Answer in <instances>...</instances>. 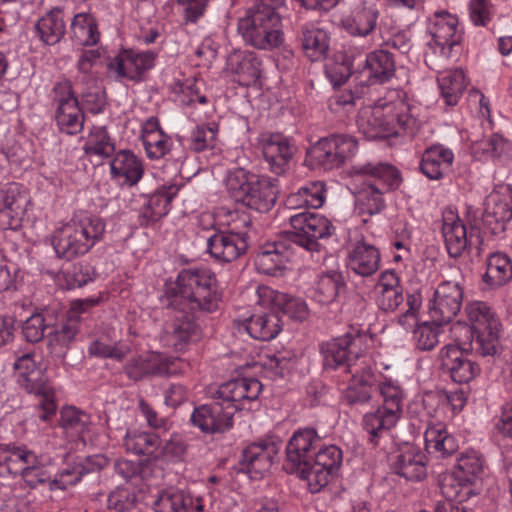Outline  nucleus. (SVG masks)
<instances>
[{
    "label": "nucleus",
    "instance_id": "nucleus-25",
    "mask_svg": "<svg viewBox=\"0 0 512 512\" xmlns=\"http://www.w3.org/2000/svg\"><path fill=\"white\" fill-rule=\"evenodd\" d=\"M482 223L492 235L503 233L506 224L512 219V207L499 192H491L485 200Z\"/></svg>",
    "mask_w": 512,
    "mask_h": 512
},
{
    "label": "nucleus",
    "instance_id": "nucleus-20",
    "mask_svg": "<svg viewBox=\"0 0 512 512\" xmlns=\"http://www.w3.org/2000/svg\"><path fill=\"white\" fill-rule=\"evenodd\" d=\"M246 233L215 231L207 239V251L217 261L229 263L246 253Z\"/></svg>",
    "mask_w": 512,
    "mask_h": 512
},
{
    "label": "nucleus",
    "instance_id": "nucleus-41",
    "mask_svg": "<svg viewBox=\"0 0 512 512\" xmlns=\"http://www.w3.org/2000/svg\"><path fill=\"white\" fill-rule=\"evenodd\" d=\"M425 445L428 453L442 458L451 456L458 450L457 441L444 427H429L425 432Z\"/></svg>",
    "mask_w": 512,
    "mask_h": 512
},
{
    "label": "nucleus",
    "instance_id": "nucleus-63",
    "mask_svg": "<svg viewBox=\"0 0 512 512\" xmlns=\"http://www.w3.org/2000/svg\"><path fill=\"white\" fill-rule=\"evenodd\" d=\"M470 18L475 25L485 26L491 19L488 0L470 1Z\"/></svg>",
    "mask_w": 512,
    "mask_h": 512
},
{
    "label": "nucleus",
    "instance_id": "nucleus-18",
    "mask_svg": "<svg viewBox=\"0 0 512 512\" xmlns=\"http://www.w3.org/2000/svg\"><path fill=\"white\" fill-rule=\"evenodd\" d=\"M175 361L163 357L159 353L147 352L133 356L123 367L125 375L138 382L154 376H168L176 372Z\"/></svg>",
    "mask_w": 512,
    "mask_h": 512
},
{
    "label": "nucleus",
    "instance_id": "nucleus-49",
    "mask_svg": "<svg viewBox=\"0 0 512 512\" xmlns=\"http://www.w3.org/2000/svg\"><path fill=\"white\" fill-rule=\"evenodd\" d=\"M74 36L80 39L81 45L92 46L99 40L97 25L88 14H77L71 22Z\"/></svg>",
    "mask_w": 512,
    "mask_h": 512
},
{
    "label": "nucleus",
    "instance_id": "nucleus-19",
    "mask_svg": "<svg viewBox=\"0 0 512 512\" xmlns=\"http://www.w3.org/2000/svg\"><path fill=\"white\" fill-rule=\"evenodd\" d=\"M440 368L457 383H468L478 375L480 367L457 345H446L439 353Z\"/></svg>",
    "mask_w": 512,
    "mask_h": 512
},
{
    "label": "nucleus",
    "instance_id": "nucleus-27",
    "mask_svg": "<svg viewBox=\"0 0 512 512\" xmlns=\"http://www.w3.org/2000/svg\"><path fill=\"white\" fill-rule=\"evenodd\" d=\"M155 512H202L204 506L201 499L174 487L162 490L153 502Z\"/></svg>",
    "mask_w": 512,
    "mask_h": 512
},
{
    "label": "nucleus",
    "instance_id": "nucleus-58",
    "mask_svg": "<svg viewBox=\"0 0 512 512\" xmlns=\"http://www.w3.org/2000/svg\"><path fill=\"white\" fill-rule=\"evenodd\" d=\"M48 328L43 315L36 313L23 322L22 334L27 342L37 343L43 339Z\"/></svg>",
    "mask_w": 512,
    "mask_h": 512
},
{
    "label": "nucleus",
    "instance_id": "nucleus-57",
    "mask_svg": "<svg viewBox=\"0 0 512 512\" xmlns=\"http://www.w3.org/2000/svg\"><path fill=\"white\" fill-rule=\"evenodd\" d=\"M216 129L207 125L197 126L189 137L190 148L195 152H202L214 147Z\"/></svg>",
    "mask_w": 512,
    "mask_h": 512
},
{
    "label": "nucleus",
    "instance_id": "nucleus-34",
    "mask_svg": "<svg viewBox=\"0 0 512 512\" xmlns=\"http://www.w3.org/2000/svg\"><path fill=\"white\" fill-rule=\"evenodd\" d=\"M246 330L255 339L270 341L280 333L282 323L276 312L255 314L247 320Z\"/></svg>",
    "mask_w": 512,
    "mask_h": 512
},
{
    "label": "nucleus",
    "instance_id": "nucleus-17",
    "mask_svg": "<svg viewBox=\"0 0 512 512\" xmlns=\"http://www.w3.org/2000/svg\"><path fill=\"white\" fill-rule=\"evenodd\" d=\"M259 147L269 169L276 175L285 173L296 152V147L289 138L281 133H263Z\"/></svg>",
    "mask_w": 512,
    "mask_h": 512
},
{
    "label": "nucleus",
    "instance_id": "nucleus-62",
    "mask_svg": "<svg viewBox=\"0 0 512 512\" xmlns=\"http://www.w3.org/2000/svg\"><path fill=\"white\" fill-rule=\"evenodd\" d=\"M404 300L402 288L380 290L377 304L383 311H394Z\"/></svg>",
    "mask_w": 512,
    "mask_h": 512
},
{
    "label": "nucleus",
    "instance_id": "nucleus-32",
    "mask_svg": "<svg viewBox=\"0 0 512 512\" xmlns=\"http://www.w3.org/2000/svg\"><path fill=\"white\" fill-rule=\"evenodd\" d=\"M380 253L373 245L359 242L349 255V267L356 274L368 277L379 268Z\"/></svg>",
    "mask_w": 512,
    "mask_h": 512
},
{
    "label": "nucleus",
    "instance_id": "nucleus-56",
    "mask_svg": "<svg viewBox=\"0 0 512 512\" xmlns=\"http://www.w3.org/2000/svg\"><path fill=\"white\" fill-rule=\"evenodd\" d=\"M142 141L147 156L151 159L163 157L170 149V137L164 132L142 134Z\"/></svg>",
    "mask_w": 512,
    "mask_h": 512
},
{
    "label": "nucleus",
    "instance_id": "nucleus-64",
    "mask_svg": "<svg viewBox=\"0 0 512 512\" xmlns=\"http://www.w3.org/2000/svg\"><path fill=\"white\" fill-rule=\"evenodd\" d=\"M23 214L11 207L0 205V229L17 230L21 227Z\"/></svg>",
    "mask_w": 512,
    "mask_h": 512
},
{
    "label": "nucleus",
    "instance_id": "nucleus-45",
    "mask_svg": "<svg viewBox=\"0 0 512 512\" xmlns=\"http://www.w3.org/2000/svg\"><path fill=\"white\" fill-rule=\"evenodd\" d=\"M468 478H463L457 471L444 472L438 476V486L441 494L448 501H462L472 493Z\"/></svg>",
    "mask_w": 512,
    "mask_h": 512
},
{
    "label": "nucleus",
    "instance_id": "nucleus-60",
    "mask_svg": "<svg viewBox=\"0 0 512 512\" xmlns=\"http://www.w3.org/2000/svg\"><path fill=\"white\" fill-rule=\"evenodd\" d=\"M301 195L306 207L320 208L325 199V186L320 181L311 182L300 188Z\"/></svg>",
    "mask_w": 512,
    "mask_h": 512
},
{
    "label": "nucleus",
    "instance_id": "nucleus-51",
    "mask_svg": "<svg viewBox=\"0 0 512 512\" xmlns=\"http://www.w3.org/2000/svg\"><path fill=\"white\" fill-rule=\"evenodd\" d=\"M29 202L28 192L17 183H9L0 190V205L11 207L23 215Z\"/></svg>",
    "mask_w": 512,
    "mask_h": 512
},
{
    "label": "nucleus",
    "instance_id": "nucleus-12",
    "mask_svg": "<svg viewBox=\"0 0 512 512\" xmlns=\"http://www.w3.org/2000/svg\"><path fill=\"white\" fill-rule=\"evenodd\" d=\"M471 330V344L481 356H494L498 352L499 322L490 307L482 301H475L466 307Z\"/></svg>",
    "mask_w": 512,
    "mask_h": 512
},
{
    "label": "nucleus",
    "instance_id": "nucleus-14",
    "mask_svg": "<svg viewBox=\"0 0 512 512\" xmlns=\"http://www.w3.org/2000/svg\"><path fill=\"white\" fill-rule=\"evenodd\" d=\"M57 102L56 121L60 130L74 135L83 129L84 114L79 107L78 99L74 96L69 81L57 83L54 87Z\"/></svg>",
    "mask_w": 512,
    "mask_h": 512
},
{
    "label": "nucleus",
    "instance_id": "nucleus-3",
    "mask_svg": "<svg viewBox=\"0 0 512 512\" xmlns=\"http://www.w3.org/2000/svg\"><path fill=\"white\" fill-rule=\"evenodd\" d=\"M262 384L256 378H239L221 384L213 394L214 402L194 409L191 421L204 433H223L233 426L236 411L245 401L256 400Z\"/></svg>",
    "mask_w": 512,
    "mask_h": 512
},
{
    "label": "nucleus",
    "instance_id": "nucleus-2",
    "mask_svg": "<svg viewBox=\"0 0 512 512\" xmlns=\"http://www.w3.org/2000/svg\"><path fill=\"white\" fill-rule=\"evenodd\" d=\"M320 440L315 429L305 428L296 431L286 447V469L299 473L313 492L328 485L342 464V451L335 445L315 452Z\"/></svg>",
    "mask_w": 512,
    "mask_h": 512
},
{
    "label": "nucleus",
    "instance_id": "nucleus-53",
    "mask_svg": "<svg viewBox=\"0 0 512 512\" xmlns=\"http://www.w3.org/2000/svg\"><path fill=\"white\" fill-rule=\"evenodd\" d=\"M457 27V19L448 13L441 17L435 24V30L432 33V40L435 45L444 50L446 46L452 47L456 44L454 35Z\"/></svg>",
    "mask_w": 512,
    "mask_h": 512
},
{
    "label": "nucleus",
    "instance_id": "nucleus-30",
    "mask_svg": "<svg viewBox=\"0 0 512 512\" xmlns=\"http://www.w3.org/2000/svg\"><path fill=\"white\" fill-rule=\"evenodd\" d=\"M425 456L409 448L395 456L391 470L407 481H420L426 476Z\"/></svg>",
    "mask_w": 512,
    "mask_h": 512
},
{
    "label": "nucleus",
    "instance_id": "nucleus-61",
    "mask_svg": "<svg viewBox=\"0 0 512 512\" xmlns=\"http://www.w3.org/2000/svg\"><path fill=\"white\" fill-rule=\"evenodd\" d=\"M130 349L128 347H118L105 344L101 341H94L89 346L91 355L103 358H113L121 361L126 357Z\"/></svg>",
    "mask_w": 512,
    "mask_h": 512
},
{
    "label": "nucleus",
    "instance_id": "nucleus-33",
    "mask_svg": "<svg viewBox=\"0 0 512 512\" xmlns=\"http://www.w3.org/2000/svg\"><path fill=\"white\" fill-rule=\"evenodd\" d=\"M107 462V458L101 455L87 457L72 468L61 471L55 483L60 484L61 489H66L68 485H76L83 477L98 473L107 465Z\"/></svg>",
    "mask_w": 512,
    "mask_h": 512
},
{
    "label": "nucleus",
    "instance_id": "nucleus-21",
    "mask_svg": "<svg viewBox=\"0 0 512 512\" xmlns=\"http://www.w3.org/2000/svg\"><path fill=\"white\" fill-rule=\"evenodd\" d=\"M277 453L274 443H251L242 450L237 473H245L250 478H260L272 464L273 456Z\"/></svg>",
    "mask_w": 512,
    "mask_h": 512
},
{
    "label": "nucleus",
    "instance_id": "nucleus-35",
    "mask_svg": "<svg viewBox=\"0 0 512 512\" xmlns=\"http://www.w3.org/2000/svg\"><path fill=\"white\" fill-rule=\"evenodd\" d=\"M111 173L124 178V183L135 185L143 175L141 161L130 151L122 150L110 163Z\"/></svg>",
    "mask_w": 512,
    "mask_h": 512
},
{
    "label": "nucleus",
    "instance_id": "nucleus-50",
    "mask_svg": "<svg viewBox=\"0 0 512 512\" xmlns=\"http://www.w3.org/2000/svg\"><path fill=\"white\" fill-rule=\"evenodd\" d=\"M442 325L424 321L413 329V340L416 347L422 351L432 350L439 343Z\"/></svg>",
    "mask_w": 512,
    "mask_h": 512
},
{
    "label": "nucleus",
    "instance_id": "nucleus-29",
    "mask_svg": "<svg viewBox=\"0 0 512 512\" xmlns=\"http://www.w3.org/2000/svg\"><path fill=\"white\" fill-rule=\"evenodd\" d=\"M352 379L345 391V400L350 405L364 404L371 399L375 386V375L367 366L353 370Z\"/></svg>",
    "mask_w": 512,
    "mask_h": 512
},
{
    "label": "nucleus",
    "instance_id": "nucleus-48",
    "mask_svg": "<svg viewBox=\"0 0 512 512\" xmlns=\"http://www.w3.org/2000/svg\"><path fill=\"white\" fill-rule=\"evenodd\" d=\"M124 445L127 451L138 455H152L161 445L159 436L153 432H128Z\"/></svg>",
    "mask_w": 512,
    "mask_h": 512
},
{
    "label": "nucleus",
    "instance_id": "nucleus-42",
    "mask_svg": "<svg viewBox=\"0 0 512 512\" xmlns=\"http://www.w3.org/2000/svg\"><path fill=\"white\" fill-rule=\"evenodd\" d=\"M228 66L233 73L242 77L247 85L261 76V61L253 53H232L228 58Z\"/></svg>",
    "mask_w": 512,
    "mask_h": 512
},
{
    "label": "nucleus",
    "instance_id": "nucleus-46",
    "mask_svg": "<svg viewBox=\"0 0 512 512\" xmlns=\"http://www.w3.org/2000/svg\"><path fill=\"white\" fill-rule=\"evenodd\" d=\"M83 149L87 156L100 160L112 156L115 151L114 144L105 127H93Z\"/></svg>",
    "mask_w": 512,
    "mask_h": 512
},
{
    "label": "nucleus",
    "instance_id": "nucleus-5",
    "mask_svg": "<svg viewBox=\"0 0 512 512\" xmlns=\"http://www.w3.org/2000/svg\"><path fill=\"white\" fill-rule=\"evenodd\" d=\"M104 231L105 224L100 218L72 220L55 230L52 245L59 257L70 260L87 253L102 238Z\"/></svg>",
    "mask_w": 512,
    "mask_h": 512
},
{
    "label": "nucleus",
    "instance_id": "nucleus-38",
    "mask_svg": "<svg viewBox=\"0 0 512 512\" xmlns=\"http://www.w3.org/2000/svg\"><path fill=\"white\" fill-rule=\"evenodd\" d=\"M36 31L43 42L48 45L58 43L66 32L63 12L59 8H53L36 23Z\"/></svg>",
    "mask_w": 512,
    "mask_h": 512
},
{
    "label": "nucleus",
    "instance_id": "nucleus-37",
    "mask_svg": "<svg viewBox=\"0 0 512 512\" xmlns=\"http://www.w3.org/2000/svg\"><path fill=\"white\" fill-rule=\"evenodd\" d=\"M512 279L510 258L501 252L492 253L486 262L483 281L491 287H500Z\"/></svg>",
    "mask_w": 512,
    "mask_h": 512
},
{
    "label": "nucleus",
    "instance_id": "nucleus-23",
    "mask_svg": "<svg viewBox=\"0 0 512 512\" xmlns=\"http://www.w3.org/2000/svg\"><path fill=\"white\" fill-rule=\"evenodd\" d=\"M38 464L35 453L25 446L0 444V475H27Z\"/></svg>",
    "mask_w": 512,
    "mask_h": 512
},
{
    "label": "nucleus",
    "instance_id": "nucleus-24",
    "mask_svg": "<svg viewBox=\"0 0 512 512\" xmlns=\"http://www.w3.org/2000/svg\"><path fill=\"white\" fill-rule=\"evenodd\" d=\"M100 297L77 299L71 303L67 312L66 320L59 329L53 331L54 340L61 346H68L81 329L82 323L86 320L83 315L92 307L96 306ZM52 334V332H49Z\"/></svg>",
    "mask_w": 512,
    "mask_h": 512
},
{
    "label": "nucleus",
    "instance_id": "nucleus-54",
    "mask_svg": "<svg viewBox=\"0 0 512 512\" xmlns=\"http://www.w3.org/2000/svg\"><path fill=\"white\" fill-rule=\"evenodd\" d=\"M97 275L95 268L89 264L77 263L64 273L68 289L81 288L92 282Z\"/></svg>",
    "mask_w": 512,
    "mask_h": 512
},
{
    "label": "nucleus",
    "instance_id": "nucleus-52",
    "mask_svg": "<svg viewBox=\"0 0 512 512\" xmlns=\"http://www.w3.org/2000/svg\"><path fill=\"white\" fill-rule=\"evenodd\" d=\"M483 470V459L474 451L462 454L455 468L459 475L470 480L471 486L480 480Z\"/></svg>",
    "mask_w": 512,
    "mask_h": 512
},
{
    "label": "nucleus",
    "instance_id": "nucleus-47",
    "mask_svg": "<svg viewBox=\"0 0 512 512\" xmlns=\"http://www.w3.org/2000/svg\"><path fill=\"white\" fill-rule=\"evenodd\" d=\"M265 294L268 292L274 306L288 317L303 321L308 316V308L306 303L300 299L285 293L274 292L267 288L264 289Z\"/></svg>",
    "mask_w": 512,
    "mask_h": 512
},
{
    "label": "nucleus",
    "instance_id": "nucleus-59",
    "mask_svg": "<svg viewBox=\"0 0 512 512\" xmlns=\"http://www.w3.org/2000/svg\"><path fill=\"white\" fill-rule=\"evenodd\" d=\"M136 496L128 489L117 487L107 499L108 507L118 512H124L134 507Z\"/></svg>",
    "mask_w": 512,
    "mask_h": 512
},
{
    "label": "nucleus",
    "instance_id": "nucleus-1",
    "mask_svg": "<svg viewBox=\"0 0 512 512\" xmlns=\"http://www.w3.org/2000/svg\"><path fill=\"white\" fill-rule=\"evenodd\" d=\"M166 295L171 298L169 306L175 311L170 333L180 344L198 336L199 326L192 314L213 312L221 301L216 276L206 269H183Z\"/></svg>",
    "mask_w": 512,
    "mask_h": 512
},
{
    "label": "nucleus",
    "instance_id": "nucleus-55",
    "mask_svg": "<svg viewBox=\"0 0 512 512\" xmlns=\"http://www.w3.org/2000/svg\"><path fill=\"white\" fill-rule=\"evenodd\" d=\"M89 423V416L75 407H66L61 410L60 424L67 431L82 435Z\"/></svg>",
    "mask_w": 512,
    "mask_h": 512
},
{
    "label": "nucleus",
    "instance_id": "nucleus-15",
    "mask_svg": "<svg viewBox=\"0 0 512 512\" xmlns=\"http://www.w3.org/2000/svg\"><path fill=\"white\" fill-rule=\"evenodd\" d=\"M463 289L458 281H443L434 292L433 304L429 309L431 320L438 325L447 324L461 309Z\"/></svg>",
    "mask_w": 512,
    "mask_h": 512
},
{
    "label": "nucleus",
    "instance_id": "nucleus-6",
    "mask_svg": "<svg viewBox=\"0 0 512 512\" xmlns=\"http://www.w3.org/2000/svg\"><path fill=\"white\" fill-rule=\"evenodd\" d=\"M226 187L235 202L260 213L270 211L277 201L278 189L270 180L260 179L242 168L228 174Z\"/></svg>",
    "mask_w": 512,
    "mask_h": 512
},
{
    "label": "nucleus",
    "instance_id": "nucleus-22",
    "mask_svg": "<svg viewBox=\"0 0 512 512\" xmlns=\"http://www.w3.org/2000/svg\"><path fill=\"white\" fill-rule=\"evenodd\" d=\"M156 57L157 54L152 51L136 53L133 50H124L109 62L108 68L121 77L138 81L154 66Z\"/></svg>",
    "mask_w": 512,
    "mask_h": 512
},
{
    "label": "nucleus",
    "instance_id": "nucleus-39",
    "mask_svg": "<svg viewBox=\"0 0 512 512\" xmlns=\"http://www.w3.org/2000/svg\"><path fill=\"white\" fill-rule=\"evenodd\" d=\"M437 82L445 103L454 106L462 95L466 81L461 69H447L439 73Z\"/></svg>",
    "mask_w": 512,
    "mask_h": 512
},
{
    "label": "nucleus",
    "instance_id": "nucleus-28",
    "mask_svg": "<svg viewBox=\"0 0 512 512\" xmlns=\"http://www.w3.org/2000/svg\"><path fill=\"white\" fill-rule=\"evenodd\" d=\"M177 192L178 188L175 185H171L169 187L163 186L151 194L141 210V224L148 225L165 216Z\"/></svg>",
    "mask_w": 512,
    "mask_h": 512
},
{
    "label": "nucleus",
    "instance_id": "nucleus-7",
    "mask_svg": "<svg viewBox=\"0 0 512 512\" xmlns=\"http://www.w3.org/2000/svg\"><path fill=\"white\" fill-rule=\"evenodd\" d=\"M34 353H25L18 357L14 369L18 371V383L27 393L40 397L37 404L38 418L47 421L56 413L55 392L51 386L46 368L37 365Z\"/></svg>",
    "mask_w": 512,
    "mask_h": 512
},
{
    "label": "nucleus",
    "instance_id": "nucleus-10",
    "mask_svg": "<svg viewBox=\"0 0 512 512\" xmlns=\"http://www.w3.org/2000/svg\"><path fill=\"white\" fill-rule=\"evenodd\" d=\"M289 222L292 230L282 233L294 247H301L309 252L320 251L319 240L326 239L335 232V227L325 216L307 210L291 215Z\"/></svg>",
    "mask_w": 512,
    "mask_h": 512
},
{
    "label": "nucleus",
    "instance_id": "nucleus-9",
    "mask_svg": "<svg viewBox=\"0 0 512 512\" xmlns=\"http://www.w3.org/2000/svg\"><path fill=\"white\" fill-rule=\"evenodd\" d=\"M356 150L357 141L352 136L331 134L307 149L305 163L312 169L330 171L342 166Z\"/></svg>",
    "mask_w": 512,
    "mask_h": 512
},
{
    "label": "nucleus",
    "instance_id": "nucleus-13",
    "mask_svg": "<svg viewBox=\"0 0 512 512\" xmlns=\"http://www.w3.org/2000/svg\"><path fill=\"white\" fill-rule=\"evenodd\" d=\"M361 336L357 333H346L321 344L320 351L323 355L325 368H344L347 373L359 368L355 362L359 354Z\"/></svg>",
    "mask_w": 512,
    "mask_h": 512
},
{
    "label": "nucleus",
    "instance_id": "nucleus-11",
    "mask_svg": "<svg viewBox=\"0 0 512 512\" xmlns=\"http://www.w3.org/2000/svg\"><path fill=\"white\" fill-rule=\"evenodd\" d=\"M357 174L368 175L375 179L377 184H369L367 190H363L358 201L363 206V211L374 215L379 213L385 206L383 193L385 190L397 189L401 183L399 171L392 165L383 163H367L355 166Z\"/></svg>",
    "mask_w": 512,
    "mask_h": 512
},
{
    "label": "nucleus",
    "instance_id": "nucleus-26",
    "mask_svg": "<svg viewBox=\"0 0 512 512\" xmlns=\"http://www.w3.org/2000/svg\"><path fill=\"white\" fill-rule=\"evenodd\" d=\"M294 253L295 247L289 241V238L281 233L276 241L263 246L257 261L265 273L272 275L284 269Z\"/></svg>",
    "mask_w": 512,
    "mask_h": 512
},
{
    "label": "nucleus",
    "instance_id": "nucleus-40",
    "mask_svg": "<svg viewBox=\"0 0 512 512\" xmlns=\"http://www.w3.org/2000/svg\"><path fill=\"white\" fill-rule=\"evenodd\" d=\"M365 67L369 70L370 78L375 82L384 83L388 81L395 72V61L393 54L388 50H375L366 56Z\"/></svg>",
    "mask_w": 512,
    "mask_h": 512
},
{
    "label": "nucleus",
    "instance_id": "nucleus-8",
    "mask_svg": "<svg viewBox=\"0 0 512 512\" xmlns=\"http://www.w3.org/2000/svg\"><path fill=\"white\" fill-rule=\"evenodd\" d=\"M383 398L382 406L375 411L366 413L362 425L369 434V442L377 446L379 439L390 431L402 414L404 393L402 388L392 382H385L379 387Z\"/></svg>",
    "mask_w": 512,
    "mask_h": 512
},
{
    "label": "nucleus",
    "instance_id": "nucleus-16",
    "mask_svg": "<svg viewBox=\"0 0 512 512\" xmlns=\"http://www.w3.org/2000/svg\"><path fill=\"white\" fill-rule=\"evenodd\" d=\"M442 234L447 252L452 258L461 256L468 247L482 243L480 230L476 227H471L468 234L461 219L455 216L453 212L444 215Z\"/></svg>",
    "mask_w": 512,
    "mask_h": 512
},
{
    "label": "nucleus",
    "instance_id": "nucleus-43",
    "mask_svg": "<svg viewBox=\"0 0 512 512\" xmlns=\"http://www.w3.org/2000/svg\"><path fill=\"white\" fill-rule=\"evenodd\" d=\"M304 54L311 61L324 59L329 48L327 34L317 28L302 27L299 37Z\"/></svg>",
    "mask_w": 512,
    "mask_h": 512
},
{
    "label": "nucleus",
    "instance_id": "nucleus-4",
    "mask_svg": "<svg viewBox=\"0 0 512 512\" xmlns=\"http://www.w3.org/2000/svg\"><path fill=\"white\" fill-rule=\"evenodd\" d=\"M281 18L269 0H256L238 21V32L244 41L261 50L281 45Z\"/></svg>",
    "mask_w": 512,
    "mask_h": 512
},
{
    "label": "nucleus",
    "instance_id": "nucleus-36",
    "mask_svg": "<svg viewBox=\"0 0 512 512\" xmlns=\"http://www.w3.org/2000/svg\"><path fill=\"white\" fill-rule=\"evenodd\" d=\"M379 12L375 7L363 6L356 9L350 17L343 21L345 30L353 36L366 37L377 27Z\"/></svg>",
    "mask_w": 512,
    "mask_h": 512
},
{
    "label": "nucleus",
    "instance_id": "nucleus-31",
    "mask_svg": "<svg viewBox=\"0 0 512 512\" xmlns=\"http://www.w3.org/2000/svg\"><path fill=\"white\" fill-rule=\"evenodd\" d=\"M453 159L450 149L434 145L423 153L420 169L429 179L438 180L450 169Z\"/></svg>",
    "mask_w": 512,
    "mask_h": 512
},
{
    "label": "nucleus",
    "instance_id": "nucleus-44",
    "mask_svg": "<svg viewBox=\"0 0 512 512\" xmlns=\"http://www.w3.org/2000/svg\"><path fill=\"white\" fill-rule=\"evenodd\" d=\"M344 288L345 282L342 274L337 271H329L318 277L313 297L320 304H330L336 300Z\"/></svg>",
    "mask_w": 512,
    "mask_h": 512
}]
</instances>
